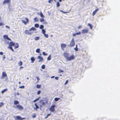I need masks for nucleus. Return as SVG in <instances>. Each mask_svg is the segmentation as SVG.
Returning <instances> with one entry per match:
<instances>
[{
    "instance_id": "f257e3e1",
    "label": "nucleus",
    "mask_w": 120,
    "mask_h": 120,
    "mask_svg": "<svg viewBox=\"0 0 120 120\" xmlns=\"http://www.w3.org/2000/svg\"><path fill=\"white\" fill-rule=\"evenodd\" d=\"M3 37L5 43L7 44H9V46L8 47V48L10 49L13 52H14V50L12 48V46H14L15 49H16L19 47V46L18 44H15V43L11 41L9 43V41H7V40L10 41H11V39L9 38L7 35H4Z\"/></svg>"
},
{
    "instance_id": "f03ea898",
    "label": "nucleus",
    "mask_w": 120,
    "mask_h": 120,
    "mask_svg": "<svg viewBox=\"0 0 120 120\" xmlns=\"http://www.w3.org/2000/svg\"><path fill=\"white\" fill-rule=\"evenodd\" d=\"M69 54H70L66 52L63 53L64 56L67 60L69 61L75 59V57L74 55L72 54L70 56Z\"/></svg>"
},
{
    "instance_id": "7ed1b4c3",
    "label": "nucleus",
    "mask_w": 120,
    "mask_h": 120,
    "mask_svg": "<svg viewBox=\"0 0 120 120\" xmlns=\"http://www.w3.org/2000/svg\"><path fill=\"white\" fill-rule=\"evenodd\" d=\"M55 105H51L49 109V110L51 112H54L55 111Z\"/></svg>"
},
{
    "instance_id": "20e7f679",
    "label": "nucleus",
    "mask_w": 120,
    "mask_h": 120,
    "mask_svg": "<svg viewBox=\"0 0 120 120\" xmlns=\"http://www.w3.org/2000/svg\"><path fill=\"white\" fill-rule=\"evenodd\" d=\"M75 43L74 38H72L69 44V46L71 47H72L75 45Z\"/></svg>"
},
{
    "instance_id": "39448f33",
    "label": "nucleus",
    "mask_w": 120,
    "mask_h": 120,
    "mask_svg": "<svg viewBox=\"0 0 120 120\" xmlns=\"http://www.w3.org/2000/svg\"><path fill=\"white\" fill-rule=\"evenodd\" d=\"M5 77H6L7 79V75L5 72H3L2 73V76L1 78V79H4Z\"/></svg>"
},
{
    "instance_id": "423d86ee",
    "label": "nucleus",
    "mask_w": 120,
    "mask_h": 120,
    "mask_svg": "<svg viewBox=\"0 0 120 120\" xmlns=\"http://www.w3.org/2000/svg\"><path fill=\"white\" fill-rule=\"evenodd\" d=\"M30 31H29V30H25L24 32L25 34L28 35H31L33 33V32H30Z\"/></svg>"
},
{
    "instance_id": "0eeeda50",
    "label": "nucleus",
    "mask_w": 120,
    "mask_h": 120,
    "mask_svg": "<svg viewBox=\"0 0 120 120\" xmlns=\"http://www.w3.org/2000/svg\"><path fill=\"white\" fill-rule=\"evenodd\" d=\"M25 19L26 20V21H25L23 20H22V21L23 23L25 25H26L27 23L29 22V20L28 18H25Z\"/></svg>"
},
{
    "instance_id": "6e6552de",
    "label": "nucleus",
    "mask_w": 120,
    "mask_h": 120,
    "mask_svg": "<svg viewBox=\"0 0 120 120\" xmlns=\"http://www.w3.org/2000/svg\"><path fill=\"white\" fill-rule=\"evenodd\" d=\"M16 107L17 109L21 110H22L23 109V107L21 105H16Z\"/></svg>"
},
{
    "instance_id": "1a4fd4ad",
    "label": "nucleus",
    "mask_w": 120,
    "mask_h": 120,
    "mask_svg": "<svg viewBox=\"0 0 120 120\" xmlns=\"http://www.w3.org/2000/svg\"><path fill=\"white\" fill-rule=\"evenodd\" d=\"M26 118L25 117L22 118L20 116H17L16 117V119H15L16 120H25Z\"/></svg>"
},
{
    "instance_id": "9d476101",
    "label": "nucleus",
    "mask_w": 120,
    "mask_h": 120,
    "mask_svg": "<svg viewBox=\"0 0 120 120\" xmlns=\"http://www.w3.org/2000/svg\"><path fill=\"white\" fill-rule=\"evenodd\" d=\"M48 103V101L47 100H46L45 102H44L43 101H42V102L41 103V104L40 105V107L41 106L45 105L46 104H47Z\"/></svg>"
},
{
    "instance_id": "9b49d317",
    "label": "nucleus",
    "mask_w": 120,
    "mask_h": 120,
    "mask_svg": "<svg viewBox=\"0 0 120 120\" xmlns=\"http://www.w3.org/2000/svg\"><path fill=\"white\" fill-rule=\"evenodd\" d=\"M81 32L82 34L87 33L88 32V30L87 29H84L82 30Z\"/></svg>"
},
{
    "instance_id": "f8f14e48",
    "label": "nucleus",
    "mask_w": 120,
    "mask_h": 120,
    "mask_svg": "<svg viewBox=\"0 0 120 120\" xmlns=\"http://www.w3.org/2000/svg\"><path fill=\"white\" fill-rule=\"evenodd\" d=\"M61 46L62 50H64V48L66 47V45L64 43L61 44Z\"/></svg>"
},
{
    "instance_id": "ddd939ff",
    "label": "nucleus",
    "mask_w": 120,
    "mask_h": 120,
    "mask_svg": "<svg viewBox=\"0 0 120 120\" xmlns=\"http://www.w3.org/2000/svg\"><path fill=\"white\" fill-rule=\"evenodd\" d=\"M10 0H4L3 2V4H10Z\"/></svg>"
},
{
    "instance_id": "4468645a",
    "label": "nucleus",
    "mask_w": 120,
    "mask_h": 120,
    "mask_svg": "<svg viewBox=\"0 0 120 120\" xmlns=\"http://www.w3.org/2000/svg\"><path fill=\"white\" fill-rule=\"evenodd\" d=\"M38 58L40 60L38 61V62L42 61L43 60V59L42 57L40 56H38Z\"/></svg>"
},
{
    "instance_id": "2eb2a0df",
    "label": "nucleus",
    "mask_w": 120,
    "mask_h": 120,
    "mask_svg": "<svg viewBox=\"0 0 120 120\" xmlns=\"http://www.w3.org/2000/svg\"><path fill=\"white\" fill-rule=\"evenodd\" d=\"M99 9L98 8L95 9L94 11L92 13V15L93 16H94V15L96 14V12L98 11Z\"/></svg>"
},
{
    "instance_id": "dca6fc26",
    "label": "nucleus",
    "mask_w": 120,
    "mask_h": 120,
    "mask_svg": "<svg viewBox=\"0 0 120 120\" xmlns=\"http://www.w3.org/2000/svg\"><path fill=\"white\" fill-rule=\"evenodd\" d=\"M36 30V29L34 27H32L29 29L30 31H31L32 30L34 31Z\"/></svg>"
},
{
    "instance_id": "f3484780",
    "label": "nucleus",
    "mask_w": 120,
    "mask_h": 120,
    "mask_svg": "<svg viewBox=\"0 0 120 120\" xmlns=\"http://www.w3.org/2000/svg\"><path fill=\"white\" fill-rule=\"evenodd\" d=\"M35 59L34 58V57H32L31 58V63H33L34 62V61L35 60Z\"/></svg>"
},
{
    "instance_id": "a211bd4d",
    "label": "nucleus",
    "mask_w": 120,
    "mask_h": 120,
    "mask_svg": "<svg viewBox=\"0 0 120 120\" xmlns=\"http://www.w3.org/2000/svg\"><path fill=\"white\" fill-rule=\"evenodd\" d=\"M35 105L36 106V108H34V109L37 110V109H39V107L36 104V103H35Z\"/></svg>"
},
{
    "instance_id": "6ab92c4d",
    "label": "nucleus",
    "mask_w": 120,
    "mask_h": 120,
    "mask_svg": "<svg viewBox=\"0 0 120 120\" xmlns=\"http://www.w3.org/2000/svg\"><path fill=\"white\" fill-rule=\"evenodd\" d=\"M18 64L19 66H21L22 64V62L21 61H20L18 62Z\"/></svg>"
},
{
    "instance_id": "aec40b11",
    "label": "nucleus",
    "mask_w": 120,
    "mask_h": 120,
    "mask_svg": "<svg viewBox=\"0 0 120 120\" xmlns=\"http://www.w3.org/2000/svg\"><path fill=\"white\" fill-rule=\"evenodd\" d=\"M34 21L35 22H38V19L37 17H35L34 19Z\"/></svg>"
},
{
    "instance_id": "412c9836",
    "label": "nucleus",
    "mask_w": 120,
    "mask_h": 120,
    "mask_svg": "<svg viewBox=\"0 0 120 120\" xmlns=\"http://www.w3.org/2000/svg\"><path fill=\"white\" fill-rule=\"evenodd\" d=\"M7 90H8V89H4L1 92V93L2 94L3 93L7 91Z\"/></svg>"
},
{
    "instance_id": "4be33fe9",
    "label": "nucleus",
    "mask_w": 120,
    "mask_h": 120,
    "mask_svg": "<svg viewBox=\"0 0 120 120\" xmlns=\"http://www.w3.org/2000/svg\"><path fill=\"white\" fill-rule=\"evenodd\" d=\"M88 26H90V29H93V26L90 23H88Z\"/></svg>"
},
{
    "instance_id": "5701e85b",
    "label": "nucleus",
    "mask_w": 120,
    "mask_h": 120,
    "mask_svg": "<svg viewBox=\"0 0 120 120\" xmlns=\"http://www.w3.org/2000/svg\"><path fill=\"white\" fill-rule=\"evenodd\" d=\"M19 103V102L18 101L15 100L14 101V104L15 105H16Z\"/></svg>"
},
{
    "instance_id": "b1692460",
    "label": "nucleus",
    "mask_w": 120,
    "mask_h": 120,
    "mask_svg": "<svg viewBox=\"0 0 120 120\" xmlns=\"http://www.w3.org/2000/svg\"><path fill=\"white\" fill-rule=\"evenodd\" d=\"M40 16L42 18H43L44 17V16L42 12H40Z\"/></svg>"
},
{
    "instance_id": "393cba45",
    "label": "nucleus",
    "mask_w": 120,
    "mask_h": 120,
    "mask_svg": "<svg viewBox=\"0 0 120 120\" xmlns=\"http://www.w3.org/2000/svg\"><path fill=\"white\" fill-rule=\"evenodd\" d=\"M51 55H49L48 57L47 58V59L48 60H51Z\"/></svg>"
},
{
    "instance_id": "a878e982",
    "label": "nucleus",
    "mask_w": 120,
    "mask_h": 120,
    "mask_svg": "<svg viewBox=\"0 0 120 120\" xmlns=\"http://www.w3.org/2000/svg\"><path fill=\"white\" fill-rule=\"evenodd\" d=\"M41 87V85L37 84L36 85V87L37 88H39Z\"/></svg>"
},
{
    "instance_id": "bb28decb",
    "label": "nucleus",
    "mask_w": 120,
    "mask_h": 120,
    "mask_svg": "<svg viewBox=\"0 0 120 120\" xmlns=\"http://www.w3.org/2000/svg\"><path fill=\"white\" fill-rule=\"evenodd\" d=\"M60 99V98H55L54 99V100L56 101H57Z\"/></svg>"
},
{
    "instance_id": "cd10ccee",
    "label": "nucleus",
    "mask_w": 120,
    "mask_h": 120,
    "mask_svg": "<svg viewBox=\"0 0 120 120\" xmlns=\"http://www.w3.org/2000/svg\"><path fill=\"white\" fill-rule=\"evenodd\" d=\"M40 49H36V52L38 53H39L40 52Z\"/></svg>"
},
{
    "instance_id": "c85d7f7f",
    "label": "nucleus",
    "mask_w": 120,
    "mask_h": 120,
    "mask_svg": "<svg viewBox=\"0 0 120 120\" xmlns=\"http://www.w3.org/2000/svg\"><path fill=\"white\" fill-rule=\"evenodd\" d=\"M42 33L43 34H45V31L44 29H43L42 30Z\"/></svg>"
},
{
    "instance_id": "c756f323",
    "label": "nucleus",
    "mask_w": 120,
    "mask_h": 120,
    "mask_svg": "<svg viewBox=\"0 0 120 120\" xmlns=\"http://www.w3.org/2000/svg\"><path fill=\"white\" fill-rule=\"evenodd\" d=\"M37 28H38L39 27V25L38 24H36L34 25Z\"/></svg>"
},
{
    "instance_id": "7c9ffc66",
    "label": "nucleus",
    "mask_w": 120,
    "mask_h": 120,
    "mask_svg": "<svg viewBox=\"0 0 120 120\" xmlns=\"http://www.w3.org/2000/svg\"><path fill=\"white\" fill-rule=\"evenodd\" d=\"M39 39V38L38 37H36L34 38V39L35 40L37 41Z\"/></svg>"
},
{
    "instance_id": "2f4dec72",
    "label": "nucleus",
    "mask_w": 120,
    "mask_h": 120,
    "mask_svg": "<svg viewBox=\"0 0 120 120\" xmlns=\"http://www.w3.org/2000/svg\"><path fill=\"white\" fill-rule=\"evenodd\" d=\"M59 71V73H60L61 72H64V71L62 70H61L60 69H59L58 70Z\"/></svg>"
},
{
    "instance_id": "473e14b6",
    "label": "nucleus",
    "mask_w": 120,
    "mask_h": 120,
    "mask_svg": "<svg viewBox=\"0 0 120 120\" xmlns=\"http://www.w3.org/2000/svg\"><path fill=\"white\" fill-rule=\"evenodd\" d=\"M40 20L41 22H42L44 21V19L43 18L40 19Z\"/></svg>"
},
{
    "instance_id": "72a5a7b5",
    "label": "nucleus",
    "mask_w": 120,
    "mask_h": 120,
    "mask_svg": "<svg viewBox=\"0 0 120 120\" xmlns=\"http://www.w3.org/2000/svg\"><path fill=\"white\" fill-rule=\"evenodd\" d=\"M60 11L61 12H62V13H68V12H67H67H65V11H63L61 10H60Z\"/></svg>"
},
{
    "instance_id": "f704fd0d",
    "label": "nucleus",
    "mask_w": 120,
    "mask_h": 120,
    "mask_svg": "<svg viewBox=\"0 0 120 120\" xmlns=\"http://www.w3.org/2000/svg\"><path fill=\"white\" fill-rule=\"evenodd\" d=\"M44 26L43 25H41L40 26L39 28L40 29H42L44 28Z\"/></svg>"
},
{
    "instance_id": "c9c22d12",
    "label": "nucleus",
    "mask_w": 120,
    "mask_h": 120,
    "mask_svg": "<svg viewBox=\"0 0 120 120\" xmlns=\"http://www.w3.org/2000/svg\"><path fill=\"white\" fill-rule=\"evenodd\" d=\"M44 36H45V37L46 38H48V34H43Z\"/></svg>"
},
{
    "instance_id": "e433bc0d",
    "label": "nucleus",
    "mask_w": 120,
    "mask_h": 120,
    "mask_svg": "<svg viewBox=\"0 0 120 120\" xmlns=\"http://www.w3.org/2000/svg\"><path fill=\"white\" fill-rule=\"evenodd\" d=\"M41 68L43 69H44L45 68V66L44 65H43L41 66Z\"/></svg>"
},
{
    "instance_id": "4c0bfd02",
    "label": "nucleus",
    "mask_w": 120,
    "mask_h": 120,
    "mask_svg": "<svg viewBox=\"0 0 120 120\" xmlns=\"http://www.w3.org/2000/svg\"><path fill=\"white\" fill-rule=\"evenodd\" d=\"M42 54L44 56H46L47 54V53H45L44 52H43Z\"/></svg>"
},
{
    "instance_id": "58836bf2",
    "label": "nucleus",
    "mask_w": 120,
    "mask_h": 120,
    "mask_svg": "<svg viewBox=\"0 0 120 120\" xmlns=\"http://www.w3.org/2000/svg\"><path fill=\"white\" fill-rule=\"evenodd\" d=\"M4 105V104L2 102L0 103V107H1L2 106Z\"/></svg>"
},
{
    "instance_id": "ea45409f",
    "label": "nucleus",
    "mask_w": 120,
    "mask_h": 120,
    "mask_svg": "<svg viewBox=\"0 0 120 120\" xmlns=\"http://www.w3.org/2000/svg\"><path fill=\"white\" fill-rule=\"evenodd\" d=\"M56 6L59 7L60 6V3L59 2H57L56 3Z\"/></svg>"
},
{
    "instance_id": "a19ab883",
    "label": "nucleus",
    "mask_w": 120,
    "mask_h": 120,
    "mask_svg": "<svg viewBox=\"0 0 120 120\" xmlns=\"http://www.w3.org/2000/svg\"><path fill=\"white\" fill-rule=\"evenodd\" d=\"M24 87H25L24 86H19V88H24Z\"/></svg>"
},
{
    "instance_id": "79ce46f5",
    "label": "nucleus",
    "mask_w": 120,
    "mask_h": 120,
    "mask_svg": "<svg viewBox=\"0 0 120 120\" xmlns=\"http://www.w3.org/2000/svg\"><path fill=\"white\" fill-rule=\"evenodd\" d=\"M4 24L3 22H1L0 23V26H4Z\"/></svg>"
},
{
    "instance_id": "37998d69",
    "label": "nucleus",
    "mask_w": 120,
    "mask_h": 120,
    "mask_svg": "<svg viewBox=\"0 0 120 120\" xmlns=\"http://www.w3.org/2000/svg\"><path fill=\"white\" fill-rule=\"evenodd\" d=\"M76 35L80 34H81V32L80 31H79L78 32L76 33Z\"/></svg>"
},
{
    "instance_id": "c03bdc74",
    "label": "nucleus",
    "mask_w": 120,
    "mask_h": 120,
    "mask_svg": "<svg viewBox=\"0 0 120 120\" xmlns=\"http://www.w3.org/2000/svg\"><path fill=\"white\" fill-rule=\"evenodd\" d=\"M16 95H19V94L18 93H17L16 94H15V97L16 96Z\"/></svg>"
},
{
    "instance_id": "a18cd8bd",
    "label": "nucleus",
    "mask_w": 120,
    "mask_h": 120,
    "mask_svg": "<svg viewBox=\"0 0 120 120\" xmlns=\"http://www.w3.org/2000/svg\"><path fill=\"white\" fill-rule=\"evenodd\" d=\"M36 114L34 113V115L32 116V117L33 118H35L36 117Z\"/></svg>"
},
{
    "instance_id": "49530a36",
    "label": "nucleus",
    "mask_w": 120,
    "mask_h": 120,
    "mask_svg": "<svg viewBox=\"0 0 120 120\" xmlns=\"http://www.w3.org/2000/svg\"><path fill=\"white\" fill-rule=\"evenodd\" d=\"M36 78L37 80V82L38 83V82L40 80V79L38 77H37Z\"/></svg>"
},
{
    "instance_id": "de8ad7c7",
    "label": "nucleus",
    "mask_w": 120,
    "mask_h": 120,
    "mask_svg": "<svg viewBox=\"0 0 120 120\" xmlns=\"http://www.w3.org/2000/svg\"><path fill=\"white\" fill-rule=\"evenodd\" d=\"M41 92V91L40 90H38L37 92V94H40Z\"/></svg>"
},
{
    "instance_id": "09e8293b",
    "label": "nucleus",
    "mask_w": 120,
    "mask_h": 120,
    "mask_svg": "<svg viewBox=\"0 0 120 120\" xmlns=\"http://www.w3.org/2000/svg\"><path fill=\"white\" fill-rule=\"evenodd\" d=\"M74 49L76 51H78V48H77L75 47V48H74Z\"/></svg>"
},
{
    "instance_id": "8fccbe9b",
    "label": "nucleus",
    "mask_w": 120,
    "mask_h": 120,
    "mask_svg": "<svg viewBox=\"0 0 120 120\" xmlns=\"http://www.w3.org/2000/svg\"><path fill=\"white\" fill-rule=\"evenodd\" d=\"M52 1L53 0H49L48 3H51V2H52Z\"/></svg>"
},
{
    "instance_id": "3c124183",
    "label": "nucleus",
    "mask_w": 120,
    "mask_h": 120,
    "mask_svg": "<svg viewBox=\"0 0 120 120\" xmlns=\"http://www.w3.org/2000/svg\"><path fill=\"white\" fill-rule=\"evenodd\" d=\"M68 80H66V82L65 83V85H66L68 83Z\"/></svg>"
},
{
    "instance_id": "603ef678",
    "label": "nucleus",
    "mask_w": 120,
    "mask_h": 120,
    "mask_svg": "<svg viewBox=\"0 0 120 120\" xmlns=\"http://www.w3.org/2000/svg\"><path fill=\"white\" fill-rule=\"evenodd\" d=\"M82 26L79 25L78 27V29H80L82 27Z\"/></svg>"
},
{
    "instance_id": "864d4df0",
    "label": "nucleus",
    "mask_w": 120,
    "mask_h": 120,
    "mask_svg": "<svg viewBox=\"0 0 120 120\" xmlns=\"http://www.w3.org/2000/svg\"><path fill=\"white\" fill-rule=\"evenodd\" d=\"M76 35V33H74L72 34V36L73 37H74Z\"/></svg>"
},
{
    "instance_id": "5fc2aeb1",
    "label": "nucleus",
    "mask_w": 120,
    "mask_h": 120,
    "mask_svg": "<svg viewBox=\"0 0 120 120\" xmlns=\"http://www.w3.org/2000/svg\"><path fill=\"white\" fill-rule=\"evenodd\" d=\"M23 68V67H22V66H21L19 68V69L20 70L21 69H22V68Z\"/></svg>"
},
{
    "instance_id": "6e6d98bb",
    "label": "nucleus",
    "mask_w": 120,
    "mask_h": 120,
    "mask_svg": "<svg viewBox=\"0 0 120 120\" xmlns=\"http://www.w3.org/2000/svg\"><path fill=\"white\" fill-rule=\"evenodd\" d=\"M55 79L57 80H58L59 79V77H56L55 78Z\"/></svg>"
},
{
    "instance_id": "4d7b16f0",
    "label": "nucleus",
    "mask_w": 120,
    "mask_h": 120,
    "mask_svg": "<svg viewBox=\"0 0 120 120\" xmlns=\"http://www.w3.org/2000/svg\"><path fill=\"white\" fill-rule=\"evenodd\" d=\"M38 99H36L35 100H34L33 101V102H36V101H37L38 100Z\"/></svg>"
},
{
    "instance_id": "13d9d810",
    "label": "nucleus",
    "mask_w": 120,
    "mask_h": 120,
    "mask_svg": "<svg viewBox=\"0 0 120 120\" xmlns=\"http://www.w3.org/2000/svg\"><path fill=\"white\" fill-rule=\"evenodd\" d=\"M3 53L2 52H0V54L1 55H3Z\"/></svg>"
},
{
    "instance_id": "bf43d9fd",
    "label": "nucleus",
    "mask_w": 120,
    "mask_h": 120,
    "mask_svg": "<svg viewBox=\"0 0 120 120\" xmlns=\"http://www.w3.org/2000/svg\"><path fill=\"white\" fill-rule=\"evenodd\" d=\"M51 114H47V116H50V115H51Z\"/></svg>"
},
{
    "instance_id": "052dcab7",
    "label": "nucleus",
    "mask_w": 120,
    "mask_h": 120,
    "mask_svg": "<svg viewBox=\"0 0 120 120\" xmlns=\"http://www.w3.org/2000/svg\"><path fill=\"white\" fill-rule=\"evenodd\" d=\"M54 77H55V76H52L51 77V78H54Z\"/></svg>"
},
{
    "instance_id": "680f3d73",
    "label": "nucleus",
    "mask_w": 120,
    "mask_h": 120,
    "mask_svg": "<svg viewBox=\"0 0 120 120\" xmlns=\"http://www.w3.org/2000/svg\"><path fill=\"white\" fill-rule=\"evenodd\" d=\"M3 58L4 59H5V56L4 55H3Z\"/></svg>"
},
{
    "instance_id": "e2e57ef3",
    "label": "nucleus",
    "mask_w": 120,
    "mask_h": 120,
    "mask_svg": "<svg viewBox=\"0 0 120 120\" xmlns=\"http://www.w3.org/2000/svg\"><path fill=\"white\" fill-rule=\"evenodd\" d=\"M48 116H47L45 118V119H46L48 117Z\"/></svg>"
},
{
    "instance_id": "0e129e2a",
    "label": "nucleus",
    "mask_w": 120,
    "mask_h": 120,
    "mask_svg": "<svg viewBox=\"0 0 120 120\" xmlns=\"http://www.w3.org/2000/svg\"><path fill=\"white\" fill-rule=\"evenodd\" d=\"M6 27H7V28H9V27L7 26H6Z\"/></svg>"
},
{
    "instance_id": "69168bd1",
    "label": "nucleus",
    "mask_w": 120,
    "mask_h": 120,
    "mask_svg": "<svg viewBox=\"0 0 120 120\" xmlns=\"http://www.w3.org/2000/svg\"><path fill=\"white\" fill-rule=\"evenodd\" d=\"M59 1L60 2H61L62 1V0H59Z\"/></svg>"
},
{
    "instance_id": "338daca9",
    "label": "nucleus",
    "mask_w": 120,
    "mask_h": 120,
    "mask_svg": "<svg viewBox=\"0 0 120 120\" xmlns=\"http://www.w3.org/2000/svg\"><path fill=\"white\" fill-rule=\"evenodd\" d=\"M44 23H45V24H47V23L46 22H43Z\"/></svg>"
},
{
    "instance_id": "774afa93",
    "label": "nucleus",
    "mask_w": 120,
    "mask_h": 120,
    "mask_svg": "<svg viewBox=\"0 0 120 120\" xmlns=\"http://www.w3.org/2000/svg\"><path fill=\"white\" fill-rule=\"evenodd\" d=\"M19 84H20L21 83V82H19Z\"/></svg>"
}]
</instances>
